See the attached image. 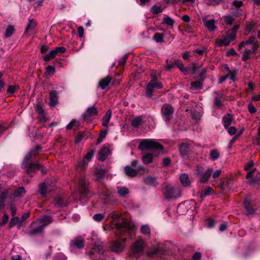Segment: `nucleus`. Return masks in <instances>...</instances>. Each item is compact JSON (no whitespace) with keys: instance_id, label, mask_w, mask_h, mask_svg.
I'll return each mask as SVG.
<instances>
[{"instance_id":"603ef678","label":"nucleus","mask_w":260,"mask_h":260,"mask_svg":"<svg viewBox=\"0 0 260 260\" xmlns=\"http://www.w3.org/2000/svg\"><path fill=\"white\" fill-rule=\"evenodd\" d=\"M67 256L62 253H58L53 257V260H67Z\"/></svg>"},{"instance_id":"5fc2aeb1","label":"nucleus","mask_w":260,"mask_h":260,"mask_svg":"<svg viewBox=\"0 0 260 260\" xmlns=\"http://www.w3.org/2000/svg\"><path fill=\"white\" fill-rule=\"evenodd\" d=\"M259 47V45L255 44L252 47L251 49H246L244 52L250 55L251 53H254L256 52L257 50Z\"/></svg>"},{"instance_id":"338daca9","label":"nucleus","mask_w":260,"mask_h":260,"mask_svg":"<svg viewBox=\"0 0 260 260\" xmlns=\"http://www.w3.org/2000/svg\"><path fill=\"white\" fill-rule=\"evenodd\" d=\"M206 225L208 228H211L215 225V221L211 218H209L207 220Z\"/></svg>"},{"instance_id":"f8f14e48","label":"nucleus","mask_w":260,"mask_h":260,"mask_svg":"<svg viewBox=\"0 0 260 260\" xmlns=\"http://www.w3.org/2000/svg\"><path fill=\"white\" fill-rule=\"evenodd\" d=\"M42 148L40 145H37L35 147L31 150L25 156L24 158L23 164H27L32 157L37 155L41 151Z\"/></svg>"},{"instance_id":"aec40b11","label":"nucleus","mask_w":260,"mask_h":260,"mask_svg":"<svg viewBox=\"0 0 260 260\" xmlns=\"http://www.w3.org/2000/svg\"><path fill=\"white\" fill-rule=\"evenodd\" d=\"M110 154V150L109 148L104 147L102 148L99 152L98 159L100 161H104Z\"/></svg>"},{"instance_id":"412c9836","label":"nucleus","mask_w":260,"mask_h":260,"mask_svg":"<svg viewBox=\"0 0 260 260\" xmlns=\"http://www.w3.org/2000/svg\"><path fill=\"white\" fill-rule=\"evenodd\" d=\"M143 182L145 184L151 186L155 187L158 184L156 178L151 176H148L144 178Z\"/></svg>"},{"instance_id":"2eb2a0df","label":"nucleus","mask_w":260,"mask_h":260,"mask_svg":"<svg viewBox=\"0 0 260 260\" xmlns=\"http://www.w3.org/2000/svg\"><path fill=\"white\" fill-rule=\"evenodd\" d=\"M222 96L218 92H214V97L213 100V107L214 109H219L222 105L221 99Z\"/></svg>"},{"instance_id":"774afa93","label":"nucleus","mask_w":260,"mask_h":260,"mask_svg":"<svg viewBox=\"0 0 260 260\" xmlns=\"http://www.w3.org/2000/svg\"><path fill=\"white\" fill-rule=\"evenodd\" d=\"M202 257V254L200 252H196L192 255V260H200Z\"/></svg>"},{"instance_id":"09e8293b","label":"nucleus","mask_w":260,"mask_h":260,"mask_svg":"<svg viewBox=\"0 0 260 260\" xmlns=\"http://www.w3.org/2000/svg\"><path fill=\"white\" fill-rule=\"evenodd\" d=\"M141 232L143 234L148 236L150 234V229L148 225H144L141 228Z\"/></svg>"},{"instance_id":"6e6d98bb","label":"nucleus","mask_w":260,"mask_h":260,"mask_svg":"<svg viewBox=\"0 0 260 260\" xmlns=\"http://www.w3.org/2000/svg\"><path fill=\"white\" fill-rule=\"evenodd\" d=\"M19 88V86L17 85H10L7 89V93L10 94L14 93L15 91Z\"/></svg>"},{"instance_id":"a19ab883","label":"nucleus","mask_w":260,"mask_h":260,"mask_svg":"<svg viewBox=\"0 0 260 260\" xmlns=\"http://www.w3.org/2000/svg\"><path fill=\"white\" fill-rule=\"evenodd\" d=\"M203 81H196L191 83V86L194 89H201L202 88Z\"/></svg>"},{"instance_id":"dca6fc26","label":"nucleus","mask_w":260,"mask_h":260,"mask_svg":"<svg viewBox=\"0 0 260 260\" xmlns=\"http://www.w3.org/2000/svg\"><path fill=\"white\" fill-rule=\"evenodd\" d=\"M58 95L56 90H52L49 94V103L50 107H54L58 103Z\"/></svg>"},{"instance_id":"ddd939ff","label":"nucleus","mask_w":260,"mask_h":260,"mask_svg":"<svg viewBox=\"0 0 260 260\" xmlns=\"http://www.w3.org/2000/svg\"><path fill=\"white\" fill-rule=\"evenodd\" d=\"M144 242L142 240H138L135 242L132 248V254L136 256L137 253L142 252Z\"/></svg>"},{"instance_id":"f03ea898","label":"nucleus","mask_w":260,"mask_h":260,"mask_svg":"<svg viewBox=\"0 0 260 260\" xmlns=\"http://www.w3.org/2000/svg\"><path fill=\"white\" fill-rule=\"evenodd\" d=\"M162 194L168 200L177 199L180 197L181 191L172 185H167L162 190Z\"/></svg>"},{"instance_id":"1a4fd4ad","label":"nucleus","mask_w":260,"mask_h":260,"mask_svg":"<svg viewBox=\"0 0 260 260\" xmlns=\"http://www.w3.org/2000/svg\"><path fill=\"white\" fill-rule=\"evenodd\" d=\"M169 254L168 250L161 247H154L148 251V255L152 256L156 255L161 258H165V256Z\"/></svg>"},{"instance_id":"4468645a","label":"nucleus","mask_w":260,"mask_h":260,"mask_svg":"<svg viewBox=\"0 0 260 260\" xmlns=\"http://www.w3.org/2000/svg\"><path fill=\"white\" fill-rule=\"evenodd\" d=\"M203 21L205 26L211 31L215 30L216 26L215 25V20L214 19L208 20L207 17L203 19Z\"/></svg>"},{"instance_id":"79ce46f5","label":"nucleus","mask_w":260,"mask_h":260,"mask_svg":"<svg viewBox=\"0 0 260 260\" xmlns=\"http://www.w3.org/2000/svg\"><path fill=\"white\" fill-rule=\"evenodd\" d=\"M214 192L213 189L210 187H207L205 189L204 191L201 194L200 197L201 198H204L205 197L209 196Z\"/></svg>"},{"instance_id":"8fccbe9b","label":"nucleus","mask_w":260,"mask_h":260,"mask_svg":"<svg viewBox=\"0 0 260 260\" xmlns=\"http://www.w3.org/2000/svg\"><path fill=\"white\" fill-rule=\"evenodd\" d=\"M19 222H20V219L18 217H14L12 218L9 223V228H11L13 227L14 225H15L17 223H18Z\"/></svg>"},{"instance_id":"a878e982","label":"nucleus","mask_w":260,"mask_h":260,"mask_svg":"<svg viewBox=\"0 0 260 260\" xmlns=\"http://www.w3.org/2000/svg\"><path fill=\"white\" fill-rule=\"evenodd\" d=\"M85 242L83 239L75 238L71 243V246L79 249L83 248L84 247Z\"/></svg>"},{"instance_id":"69168bd1","label":"nucleus","mask_w":260,"mask_h":260,"mask_svg":"<svg viewBox=\"0 0 260 260\" xmlns=\"http://www.w3.org/2000/svg\"><path fill=\"white\" fill-rule=\"evenodd\" d=\"M46 72L49 74L53 75L55 72V69L53 66L49 65L46 68Z\"/></svg>"},{"instance_id":"4be33fe9","label":"nucleus","mask_w":260,"mask_h":260,"mask_svg":"<svg viewBox=\"0 0 260 260\" xmlns=\"http://www.w3.org/2000/svg\"><path fill=\"white\" fill-rule=\"evenodd\" d=\"M9 190L10 188H8ZM26 193V190L23 187H19L18 188L16 189L15 191L13 193H11L9 191V194L11 195V197H13L14 198H19L21 197L22 195Z\"/></svg>"},{"instance_id":"cd10ccee","label":"nucleus","mask_w":260,"mask_h":260,"mask_svg":"<svg viewBox=\"0 0 260 260\" xmlns=\"http://www.w3.org/2000/svg\"><path fill=\"white\" fill-rule=\"evenodd\" d=\"M9 190L8 189H3L0 196V210L4 208L5 200L9 196Z\"/></svg>"},{"instance_id":"a18cd8bd","label":"nucleus","mask_w":260,"mask_h":260,"mask_svg":"<svg viewBox=\"0 0 260 260\" xmlns=\"http://www.w3.org/2000/svg\"><path fill=\"white\" fill-rule=\"evenodd\" d=\"M174 23V20L169 16H167L163 19L162 23L166 24L168 26H173Z\"/></svg>"},{"instance_id":"e433bc0d","label":"nucleus","mask_w":260,"mask_h":260,"mask_svg":"<svg viewBox=\"0 0 260 260\" xmlns=\"http://www.w3.org/2000/svg\"><path fill=\"white\" fill-rule=\"evenodd\" d=\"M256 25V22L254 21H251L250 22H248L246 24L245 30L246 33L249 34Z\"/></svg>"},{"instance_id":"4d7b16f0","label":"nucleus","mask_w":260,"mask_h":260,"mask_svg":"<svg viewBox=\"0 0 260 260\" xmlns=\"http://www.w3.org/2000/svg\"><path fill=\"white\" fill-rule=\"evenodd\" d=\"M57 55H60L64 53L66 51V49L63 47H58L53 49Z\"/></svg>"},{"instance_id":"ea45409f","label":"nucleus","mask_w":260,"mask_h":260,"mask_svg":"<svg viewBox=\"0 0 260 260\" xmlns=\"http://www.w3.org/2000/svg\"><path fill=\"white\" fill-rule=\"evenodd\" d=\"M56 56V53L54 50H52L50 52L44 56L43 60L45 61H49L54 58Z\"/></svg>"},{"instance_id":"b1692460","label":"nucleus","mask_w":260,"mask_h":260,"mask_svg":"<svg viewBox=\"0 0 260 260\" xmlns=\"http://www.w3.org/2000/svg\"><path fill=\"white\" fill-rule=\"evenodd\" d=\"M244 205L246 214L252 215L255 213V209L251 206V202L249 200L245 199L244 201Z\"/></svg>"},{"instance_id":"5701e85b","label":"nucleus","mask_w":260,"mask_h":260,"mask_svg":"<svg viewBox=\"0 0 260 260\" xmlns=\"http://www.w3.org/2000/svg\"><path fill=\"white\" fill-rule=\"evenodd\" d=\"M37 22L34 19H29L28 24L25 28L24 34H29L30 32L34 30L37 27Z\"/></svg>"},{"instance_id":"0e129e2a","label":"nucleus","mask_w":260,"mask_h":260,"mask_svg":"<svg viewBox=\"0 0 260 260\" xmlns=\"http://www.w3.org/2000/svg\"><path fill=\"white\" fill-rule=\"evenodd\" d=\"M248 109L249 112L251 114H254L256 112V110L255 107L254 106L253 104L251 103H249L248 105Z\"/></svg>"},{"instance_id":"13d9d810","label":"nucleus","mask_w":260,"mask_h":260,"mask_svg":"<svg viewBox=\"0 0 260 260\" xmlns=\"http://www.w3.org/2000/svg\"><path fill=\"white\" fill-rule=\"evenodd\" d=\"M209 5L216 6L222 4L224 0H207Z\"/></svg>"},{"instance_id":"680f3d73","label":"nucleus","mask_w":260,"mask_h":260,"mask_svg":"<svg viewBox=\"0 0 260 260\" xmlns=\"http://www.w3.org/2000/svg\"><path fill=\"white\" fill-rule=\"evenodd\" d=\"M36 110L37 112L41 115L44 116L45 113L43 107L40 104H38L36 107Z\"/></svg>"},{"instance_id":"c03bdc74","label":"nucleus","mask_w":260,"mask_h":260,"mask_svg":"<svg viewBox=\"0 0 260 260\" xmlns=\"http://www.w3.org/2000/svg\"><path fill=\"white\" fill-rule=\"evenodd\" d=\"M106 170L104 169H100L98 170L95 173V176L98 179H103L105 177Z\"/></svg>"},{"instance_id":"6e6552de","label":"nucleus","mask_w":260,"mask_h":260,"mask_svg":"<svg viewBox=\"0 0 260 260\" xmlns=\"http://www.w3.org/2000/svg\"><path fill=\"white\" fill-rule=\"evenodd\" d=\"M161 89L162 85L157 80H151L148 83L146 89V96L151 98L153 94V88Z\"/></svg>"},{"instance_id":"c9c22d12","label":"nucleus","mask_w":260,"mask_h":260,"mask_svg":"<svg viewBox=\"0 0 260 260\" xmlns=\"http://www.w3.org/2000/svg\"><path fill=\"white\" fill-rule=\"evenodd\" d=\"M117 191L119 195L122 197H125L129 193V190L126 187H118Z\"/></svg>"},{"instance_id":"f3484780","label":"nucleus","mask_w":260,"mask_h":260,"mask_svg":"<svg viewBox=\"0 0 260 260\" xmlns=\"http://www.w3.org/2000/svg\"><path fill=\"white\" fill-rule=\"evenodd\" d=\"M112 80V77L110 76H107V77L101 79L98 84V87L101 88L102 89H105L110 84Z\"/></svg>"},{"instance_id":"a211bd4d","label":"nucleus","mask_w":260,"mask_h":260,"mask_svg":"<svg viewBox=\"0 0 260 260\" xmlns=\"http://www.w3.org/2000/svg\"><path fill=\"white\" fill-rule=\"evenodd\" d=\"M54 206L57 209L66 207L67 205V203L64 199L60 196L56 197L53 200V202Z\"/></svg>"},{"instance_id":"393cba45","label":"nucleus","mask_w":260,"mask_h":260,"mask_svg":"<svg viewBox=\"0 0 260 260\" xmlns=\"http://www.w3.org/2000/svg\"><path fill=\"white\" fill-rule=\"evenodd\" d=\"M179 179L182 185L184 187L189 186L191 184V181L187 174L184 173L181 174Z\"/></svg>"},{"instance_id":"c756f323","label":"nucleus","mask_w":260,"mask_h":260,"mask_svg":"<svg viewBox=\"0 0 260 260\" xmlns=\"http://www.w3.org/2000/svg\"><path fill=\"white\" fill-rule=\"evenodd\" d=\"M80 187L79 189L82 194L86 195L88 194L89 191L88 189L86 187V182L84 178H80L79 181Z\"/></svg>"},{"instance_id":"37998d69","label":"nucleus","mask_w":260,"mask_h":260,"mask_svg":"<svg viewBox=\"0 0 260 260\" xmlns=\"http://www.w3.org/2000/svg\"><path fill=\"white\" fill-rule=\"evenodd\" d=\"M210 157L213 160H215L219 157V153L216 149H212L210 153Z\"/></svg>"},{"instance_id":"4c0bfd02","label":"nucleus","mask_w":260,"mask_h":260,"mask_svg":"<svg viewBox=\"0 0 260 260\" xmlns=\"http://www.w3.org/2000/svg\"><path fill=\"white\" fill-rule=\"evenodd\" d=\"M15 31V28L12 25H9L6 29L5 37L8 38L12 36Z\"/></svg>"},{"instance_id":"f704fd0d","label":"nucleus","mask_w":260,"mask_h":260,"mask_svg":"<svg viewBox=\"0 0 260 260\" xmlns=\"http://www.w3.org/2000/svg\"><path fill=\"white\" fill-rule=\"evenodd\" d=\"M153 155L151 153H147L144 155L142 157V160L144 164H149L153 161Z\"/></svg>"},{"instance_id":"de8ad7c7","label":"nucleus","mask_w":260,"mask_h":260,"mask_svg":"<svg viewBox=\"0 0 260 260\" xmlns=\"http://www.w3.org/2000/svg\"><path fill=\"white\" fill-rule=\"evenodd\" d=\"M39 190L42 197H44L47 192V187L44 183H42L39 185Z\"/></svg>"},{"instance_id":"3c124183","label":"nucleus","mask_w":260,"mask_h":260,"mask_svg":"<svg viewBox=\"0 0 260 260\" xmlns=\"http://www.w3.org/2000/svg\"><path fill=\"white\" fill-rule=\"evenodd\" d=\"M235 19L231 16H226L224 17V21L226 25H232Z\"/></svg>"},{"instance_id":"9b49d317","label":"nucleus","mask_w":260,"mask_h":260,"mask_svg":"<svg viewBox=\"0 0 260 260\" xmlns=\"http://www.w3.org/2000/svg\"><path fill=\"white\" fill-rule=\"evenodd\" d=\"M98 111L95 106L88 108L83 114L82 117L84 121H90L93 117L98 115Z\"/></svg>"},{"instance_id":"49530a36","label":"nucleus","mask_w":260,"mask_h":260,"mask_svg":"<svg viewBox=\"0 0 260 260\" xmlns=\"http://www.w3.org/2000/svg\"><path fill=\"white\" fill-rule=\"evenodd\" d=\"M162 11L163 8L160 6L157 5L153 6L151 9V12L154 14H158V13L162 12Z\"/></svg>"},{"instance_id":"7c9ffc66","label":"nucleus","mask_w":260,"mask_h":260,"mask_svg":"<svg viewBox=\"0 0 260 260\" xmlns=\"http://www.w3.org/2000/svg\"><path fill=\"white\" fill-rule=\"evenodd\" d=\"M131 123L134 127H139L143 123V116L140 115L134 118L131 120Z\"/></svg>"},{"instance_id":"473e14b6","label":"nucleus","mask_w":260,"mask_h":260,"mask_svg":"<svg viewBox=\"0 0 260 260\" xmlns=\"http://www.w3.org/2000/svg\"><path fill=\"white\" fill-rule=\"evenodd\" d=\"M189 150V145L187 143H183L180 145L179 151L182 156L186 155Z\"/></svg>"},{"instance_id":"2f4dec72","label":"nucleus","mask_w":260,"mask_h":260,"mask_svg":"<svg viewBox=\"0 0 260 260\" xmlns=\"http://www.w3.org/2000/svg\"><path fill=\"white\" fill-rule=\"evenodd\" d=\"M112 111L111 110H108L105 115L103 117L102 119V125L105 127L108 126L109 121L111 118Z\"/></svg>"},{"instance_id":"423d86ee","label":"nucleus","mask_w":260,"mask_h":260,"mask_svg":"<svg viewBox=\"0 0 260 260\" xmlns=\"http://www.w3.org/2000/svg\"><path fill=\"white\" fill-rule=\"evenodd\" d=\"M235 38V34L227 31L226 34L222 36V39L216 40L215 44L218 47H221L222 46H227L229 45L231 42L234 40Z\"/></svg>"},{"instance_id":"72a5a7b5","label":"nucleus","mask_w":260,"mask_h":260,"mask_svg":"<svg viewBox=\"0 0 260 260\" xmlns=\"http://www.w3.org/2000/svg\"><path fill=\"white\" fill-rule=\"evenodd\" d=\"M44 228L41 225L36 228H32L28 232L29 235L32 236L37 234H41L43 231Z\"/></svg>"},{"instance_id":"58836bf2","label":"nucleus","mask_w":260,"mask_h":260,"mask_svg":"<svg viewBox=\"0 0 260 260\" xmlns=\"http://www.w3.org/2000/svg\"><path fill=\"white\" fill-rule=\"evenodd\" d=\"M164 34L159 32H156L153 37V40L157 43L164 42Z\"/></svg>"},{"instance_id":"bb28decb","label":"nucleus","mask_w":260,"mask_h":260,"mask_svg":"<svg viewBox=\"0 0 260 260\" xmlns=\"http://www.w3.org/2000/svg\"><path fill=\"white\" fill-rule=\"evenodd\" d=\"M233 120V116L230 114H226L222 118V123L225 128H228Z\"/></svg>"},{"instance_id":"864d4df0","label":"nucleus","mask_w":260,"mask_h":260,"mask_svg":"<svg viewBox=\"0 0 260 260\" xmlns=\"http://www.w3.org/2000/svg\"><path fill=\"white\" fill-rule=\"evenodd\" d=\"M85 136V133L83 132H80L78 133L77 135L75 142L76 143H79L84 137Z\"/></svg>"},{"instance_id":"f257e3e1","label":"nucleus","mask_w":260,"mask_h":260,"mask_svg":"<svg viewBox=\"0 0 260 260\" xmlns=\"http://www.w3.org/2000/svg\"><path fill=\"white\" fill-rule=\"evenodd\" d=\"M139 148L142 151L145 150L157 151L163 152L164 146L162 144L150 139H144L140 143Z\"/></svg>"},{"instance_id":"0eeeda50","label":"nucleus","mask_w":260,"mask_h":260,"mask_svg":"<svg viewBox=\"0 0 260 260\" xmlns=\"http://www.w3.org/2000/svg\"><path fill=\"white\" fill-rule=\"evenodd\" d=\"M213 170L212 168H208L205 171L201 169H197L196 170V175L201 183H205L208 181L210 176L213 173Z\"/></svg>"},{"instance_id":"052dcab7","label":"nucleus","mask_w":260,"mask_h":260,"mask_svg":"<svg viewBox=\"0 0 260 260\" xmlns=\"http://www.w3.org/2000/svg\"><path fill=\"white\" fill-rule=\"evenodd\" d=\"M87 164L88 161H86V159L84 158L83 159L79 161L78 166L79 168H84L87 166Z\"/></svg>"},{"instance_id":"20e7f679","label":"nucleus","mask_w":260,"mask_h":260,"mask_svg":"<svg viewBox=\"0 0 260 260\" xmlns=\"http://www.w3.org/2000/svg\"><path fill=\"white\" fill-rule=\"evenodd\" d=\"M124 173L126 176L130 177H135L137 175H143L148 171L141 165H139L136 169H133L129 166H126L124 168Z\"/></svg>"},{"instance_id":"e2e57ef3","label":"nucleus","mask_w":260,"mask_h":260,"mask_svg":"<svg viewBox=\"0 0 260 260\" xmlns=\"http://www.w3.org/2000/svg\"><path fill=\"white\" fill-rule=\"evenodd\" d=\"M94 153V150H92L89 152H88L84 156V159L88 160L91 159L93 157Z\"/></svg>"},{"instance_id":"6ab92c4d","label":"nucleus","mask_w":260,"mask_h":260,"mask_svg":"<svg viewBox=\"0 0 260 260\" xmlns=\"http://www.w3.org/2000/svg\"><path fill=\"white\" fill-rule=\"evenodd\" d=\"M38 221L41 224V225L44 228L47 225L49 224L53 221V219L51 216L48 215H44L41 217H40Z\"/></svg>"},{"instance_id":"7ed1b4c3","label":"nucleus","mask_w":260,"mask_h":260,"mask_svg":"<svg viewBox=\"0 0 260 260\" xmlns=\"http://www.w3.org/2000/svg\"><path fill=\"white\" fill-rule=\"evenodd\" d=\"M116 225L119 232L117 234L121 235L124 232L133 233L136 230V226L134 224L126 220H123L121 222L117 223Z\"/></svg>"},{"instance_id":"9d476101","label":"nucleus","mask_w":260,"mask_h":260,"mask_svg":"<svg viewBox=\"0 0 260 260\" xmlns=\"http://www.w3.org/2000/svg\"><path fill=\"white\" fill-rule=\"evenodd\" d=\"M125 238L117 240L113 242L110 248L112 251L119 253L123 251L125 247Z\"/></svg>"},{"instance_id":"bf43d9fd","label":"nucleus","mask_w":260,"mask_h":260,"mask_svg":"<svg viewBox=\"0 0 260 260\" xmlns=\"http://www.w3.org/2000/svg\"><path fill=\"white\" fill-rule=\"evenodd\" d=\"M255 37H250L248 40L245 41L246 45H247L252 44V47H253L254 44H258V42L257 41H255Z\"/></svg>"},{"instance_id":"39448f33","label":"nucleus","mask_w":260,"mask_h":260,"mask_svg":"<svg viewBox=\"0 0 260 260\" xmlns=\"http://www.w3.org/2000/svg\"><path fill=\"white\" fill-rule=\"evenodd\" d=\"M160 112L163 119L165 121L168 122L170 121L173 117L174 113V109L172 105L165 104L161 107Z\"/></svg>"},{"instance_id":"c85d7f7f","label":"nucleus","mask_w":260,"mask_h":260,"mask_svg":"<svg viewBox=\"0 0 260 260\" xmlns=\"http://www.w3.org/2000/svg\"><path fill=\"white\" fill-rule=\"evenodd\" d=\"M41 165L39 164L36 162H31L30 163L26 170V172L27 174H30V173L34 172L36 171H37L41 169Z\"/></svg>"}]
</instances>
